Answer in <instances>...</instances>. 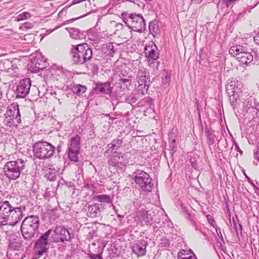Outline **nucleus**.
Segmentation results:
<instances>
[{"mask_svg":"<svg viewBox=\"0 0 259 259\" xmlns=\"http://www.w3.org/2000/svg\"><path fill=\"white\" fill-rule=\"evenodd\" d=\"M121 15L123 22L133 30L142 32L145 30V20L141 15L123 13Z\"/></svg>","mask_w":259,"mask_h":259,"instance_id":"obj_2","label":"nucleus"},{"mask_svg":"<svg viewBox=\"0 0 259 259\" xmlns=\"http://www.w3.org/2000/svg\"><path fill=\"white\" fill-rule=\"evenodd\" d=\"M61 147L62 146L60 144L58 145L57 149L58 153L60 152V151H61Z\"/></svg>","mask_w":259,"mask_h":259,"instance_id":"obj_57","label":"nucleus"},{"mask_svg":"<svg viewBox=\"0 0 259 259\" xmlns=\"http://www.w3.org/2000/svg\"><path fill=\"white\" fill-rule=\"evenodd\" d=\"M133 205L136 207H139L140 205V201L138 199H136L133 201Z\"/></svg>","mask_w":259,"mask_h":259,"instance_id":"obj_53","label":"nucleus"},{"mask_svg":"<svg viewBox=\"0 0 259 259\" xmlns=\"http://www.w3.org/2000/svg\"><path fill=\"white\" fill-rule=\"evenodd\" d=\"M31 16L30 13L28 12H25L18 16L17 21H22L30 18Z\"/></svg>","mask_w":259,"mask_h":259,"instance_id":"obj_40","label":"nucleus"},{"mask_svg":"<svg viewBox=\"0 0 259 259\" xmlns=\"http://www.w3.org/2000/svg\"><path fill=\"white\" fill-rule=\"evenodd\" d=\"M148 58L156 60L158 58V54L155 52L154 49H152L149 52Z\"/></svg>","mask_w":259,"mask_h":259,"instance_id":"obj_42","label":"nucleus"},{"mask_svg":"<svg viewBox=\"0 0 259 259\" xmlns=\"http://www.w3.org/2000/svg\"><path fill=\"white\" fill-rule=\"evenodd\" d=\"M190 162L191 163V165L193 168L194 169L197 168V164L196 163V160L194 158H191L190 159Z\"/></svg>","mask_w":259,"mask_h":259,"instance_id":"obj_48","label":"nucleus"},{"mask_svg":"<svg viewBox=\"0 0 259 259\" xmlns=\"http://www.w3.org/2000/svg\"><path fill=\"white\" fill-rule=\"evenodd\" d=\"M84 1V0H73V4H76Z\"/></svg>","mask_w":259,"mask_h":259,"instance_id":"obj_56","label":"nucleus"},{"mask_svg":"<svg viewBox=\"0 0 259 259\" xmlns=\"http://www.w3.org/2000/svg\"><path fill=\"white\" fill-rule=\"evenodd\" d=\"M159 245L161 247L168 248L170 245V242L168 239L163 238L161 239Z\"/></svg>","mask_w":259,"mask_h":259,"instance_id":"obj_41","label":"nucleus"},{"mask_svg":"<svg viewBox=\"0 0 259 259\" xmlns=\"http://www.w3.org/2000/svg\"><path fill=\"white\" fill-rule=\"evenodd\" d=\"M250 102V106L253 108L257 109L259 106V103H256V101L254 99L251 98L249 101V102Z\"/></svg>","mask_w":259,"mask_h":259,"instance_id":"obj_44","label":"nucleus"},{"mask_svg":"<svg viewBox=\"0 0 259 259\" xmlns=\"http://www.w3.org/2000/svg\"><path fill=\"white\" fill-rule=\"evenodd\" d=\"M79 150L68 149V155L70 160L72 161L77 162L78 161V155Z\"/></svg>","mask_w":259,"mask_h":259,"instance_id":"obj_33","label":"nucleus"},{"mask_svg":"<svg viewBox=\"0 0 259 259\" xmlns=\"http://www.w3.org/2000/svg\"><path fill=\"white\" fill-rule=\"evenodd\" d=\"M253 39L254 41L255 42V44H258L259 45V32L255 35Z\"/></svg>","mask_w":259,"mask_h":259,"instance_id":"obj_51","label":"nucleus"},{"mask_svg":"<svg viewBox=\"0 0 259 259\" xmlns=\"http://www.w3.org/2000/svg\"><path fill=\"white\" fill-rule=\"evenodd\" d=\"M12 209L10 214L9 225L14 226L22 219L23 212L20 207L13 206Z\"/></svg>","mask_w":259,"mask_h":259,"instance_id":"obj_17","label":"nucleus"},{"mask_svg":"<svg viewBox=\"0 0 259 259\" xmlns=\"http://www.w3.org/2000/svg\"><path fill=\"white\" fill-rule=\"evenodd\" d=\"M10 215L0 211V226L9 225Z\"/></svg>","mask_w":259,"mask_h":259,"instance_id":"obj_34","label":"nucleus"},{"mask_svg":"<svg viewBox=\"0 0 259 259\" xmlns=\"http://www.w3.org/2000/svg\"><path fill=\"white\" fill-rule=\"evenodd\" d=\"M71 182H66V184H65L66 186H68V187H70L71 186Z\"/></svg>","mask_w":259,"mask_h":259,"instance_id":"obj_62","label":"nucleus"},{"mask_svg":"<svg viewBox=\"0 0 259 259\" xmlns=\"http://www.w3.org/2000/svg\"><path fill=\"white\" fill-rule=\"evenodd\" d=\"M56 147L50 143L39 141L33 146L34 156L39 159H45L52 157L55 153Z\"/></svg>","mask_w":259,"mask_h":259,"instance_id":"obj_4","label":"nucleus"},{"mask_svg":"<svg viewBox=\"0 0 259 259\" xmlns=\"http://www.w3.org/2000/svg\"><path fill=\"white\" fill-rule=\"evenodd\" d=\"M9 247L14 250H19L21 247V244L17 242H12L10 244Z\"/></svg>","mask_w":259,"mask_h":259,"instance_id":"obj_43","label":"nucleus"},{"mask_svg":"<svg viewBox=\"0 0 259 259\" xmlns=\"http://www.w3.org/2000/svg\"><path fill=\"white\" fill-rule=\"evenodd\" d=\"M237 151L240 152L241 154H242V151L240 150V149L237 146Z\"/></svg>","mask_w":259,"mask_h":259,"instance_id":"obj_63","label":"nucleus"},{"mask_svg":"<svg viewBox=\"0 0 259 259\" xmlns=\"http://www.w3.org/2000/svg\"><path fill=\"white\" fill-rule=\"evenodd\" d=\"M66 182L65 181V180H64L63 179L61 178L58 182V185H65L66 184Z\"/></svg>","mask_w":259,"mask_h":259,"instance_id":"obj_54","label":"nucleus"},{"mask_svg":"<svg viewBox=\"0 0 259 259\" xmlns=\"http://www.w3.org/2000/svg\"><path fill=\"white\" fill-rule=\"evenodd\" d=\"M117 218H119V219L121 220V219H123V218L124 215H120V214H118L117 215Z\"/></svg>","mask_w":259,"mask_h":259,"instance_id":"obj_59","label":"nucleus"},{"mask_svg":"<svg viewBox=\"0 0 259 259\" xmlns=\"http://www.w3.org/2000/svg\"><path fill=\"white\" fill-rule=\"evenodd\" d=\"M203 0H192V1L196 4H199Z\"/></svg>","mask_w":259,"mask_h":259,"instance_id":"obj_58","label":"nucleus"},{"mask_svg":"<svg viewBox=\"0 0 259 259\" xmlns=\"http://www.w3.org/2000/svg\"><path fill=\"white\" fill-rule=\"evenodd\" d=\"M122 26V25L120 23L116 24V27L118 28L121 27Z\"/></svg>","mask_w":259,"mask_h":259,"instance_id":"obj_60","label":"nucleus"},{"mask_svg":"<svg viewBox=\"0 0 259 259\" xmlns=\"http://www.w3.org/2000/svg\"><path fill=\"white\" fill-rule=\"evenodd\" d=\"M149 29L151 33L156 32L158 30L157 22L156 21H153L149 22Z\"/></svg>","mask_w":259,"mask_h":259,"instance_id":"obj_39","label":"nucleus"},{"mask_svg":"<svg viewBox=\"0 0 259 259\" xmlns=\"http://www.w3.org/2000/svg\"><path fill=\"white\" fill-rule=\"evenodd\" d=\"M123 143V139L120 136L113 140L107 145V149L105 152L104 155L106 157L109 156L114 152H118L117 151L122 147Z\"/></svg>","mask_w":259,"mask_h":259,"instance_id":"obj_13","label":"nucleus"},{"mask_svg":"<svg viewBox=\"0 0 259 259\" xmlns=\"http://www.w3.org/2000/svg\"><path fill=\"white\" fill-rule=\"evenodd\" d=\"M108 160L109 167H113L117 170H123L128 163L129 154L127 153L114 152Z\"/></svg>","mask_w":259,"mask_h":259,"instance_id":"obj_8","label":"nucleus"},{"mask_svg":"<svg viewBox=\"0 0 259 259\" xmlns=\"http://www.w3.org/2000/svg\"><path fill=\"white\" fill-rule=\"evenodd\" d=\"M232 93V94L229 95V101L230 102V104L231 105V106L233 107V109H235V108L236 107L237 100H238V95L237 94H235L234 93V91H232L231 92ZM228 94H230V93H228Z\"/></svg>","mask_w":259,"mask_h":259,"instance_id":"obj_35","label":"nucleus"},{"mask_svg":"<svg viewBox=\"0 0 259 259\" xmlns=\"http://www.w3.org/2000/svg\"><path fill=\"white\" fill-rule=\"evenodd\" d=\"M56 170L54 168H49L46 174V177L51 181H55L57 179Z\"/></svg>","mask_w":259,"mask_h":259,"instance_id":"obj_32","label":"nucleus"},{"mask_svg":"<svg viewBox=\"0 0 259 259\" xmlns=\"http://www.w3.org/2000/svg\"><path fill=\"white\" fill-rule=\"evenodd\" d=\"M147 245V241L142 239L133 245L132 251L134 254L136 255L137 257L143 256L146 254V248Z\"/></svg>","mask_w":259,"mask_h":259,"instance_id":"obj_14","label":"nucleus"},{"mask_svg":"<svg viewBox=\"0 0 259 259\" xmlns=\"http://www.w3.org/2000/svg\"><path fill=\"white\" fill-rule=\"evenodd\" d=\"M206 136L207 138V143L209 145H212L214 142V139L212 133L209 130L206 132Z\"/></svg>","mask_w":259,"mask_h":259,"instance_id":"obj_38","label":"nucleus"},{"mask_svg":"<svg viewBox=\"0 0 259 259\" xmlns=\"http://www.w3.org/2000/svg\"><path fill=\"white\" fill-rule=\"evenodd\" d=\"M71 90L74 94L80 96L86 92L87 87L85 85L78 84L73 85Z\"/></svg>","mask_w":259,"mask_h":259,"instance_id":"obj_30","label":"nucleus"},{"mask_svg":"<svg viewBox=\"0 0 259 259\" xmlns=\"http://www.w3.org/2000/svg\"><path fill=\"white\" fill-rule=\"evenodd\" d=\"M94 199L101 203H111L112 200L111 197L108 195H98L94 197Z\"/></svg>","mask_w":259,"mask_h":259,"instance_id":"obj_31","label":"nucleus"},{"mask_svg":"<svg viewBox=\"0 0 259 259\" xmlns=\"http://www.w3.org/2000/svg\"><path fill=\"white\" fill-rule=\"evenodd\" d=\"M37 229L21 225V231L25 239L31 240L35 235Z\"/></svg>","mask_w":259,"mask_h":259,"instance_id":"obj_23","label":"nucleus"},{"mask_svg":"<svg viewBox=\"0 0 259 259\" xmlns=\"http://www.w3.org/2000/svg\"><path fill=\"white\" fill-rule=\"evenodd\" d=\"M78 18H76V19H70V20H68L66 21H65L64 23H63V25H66L67 24H68L69 23H71L72 22H73L74 21H75V20L77 19Z\"/></svg>","mask_w":259,"mask_h":259,"instance_id":"obj_55","label":"nucleus"},{"mask_svg":"<svg viewBox=\"0 0 259 259\" xmlns=\"http://www.w3.org/2000/svg\"><path fill=\"white\" fill-rule=\"evenodd\" d=\"M130 69L125 64L121 65L119 67V78L132 79L133 75L130 72Z\"/></svg>","mask_w":259,"mask_h":259,"instance_id":"obj_26","label":"nucleus"},{"mask_svg":"<svg viewBox=\"0 0 259 259\" xmlns=\"http://www.w3.org/2000/svg\"><path fill=\"white\" fill-rule=\"evenodd\" d=\"M25 168V161L21 159L9 161L4 165V172L6 177L11 180L17 179Z\"/></svg>","mask_w":259,"mask_h":259,"instance_id":"obj_3","label":"nucleus"},{"mask_svg":"<svg viewBox=\"0 0 259 259\" xmlns=\"http://www.w3.org/2000/svg\"><path fill=\"white\" fill-rule=\"evenodd\" d=\"M206 218H207V220L208 222V223L211 225H212V226H214V225H213V223H215V221L214 220H213L212 217L210 215V214H208L206 216Z\"/></svg>","mask_w":259,"mask_h":259,"instance_id":"obj_46","label":"nucleus"},{"mask_svg":"<svg viewBox=\"0 0 259 259\" xmlns=\"http://www.w3.org/2000/svg\"><path fill=\"white\" fill-rule=\"evenodd\" d=\"M70 54L72 62L73 64L77 65L83 64L91 60L93 56L92 50L86 44L73 47Z\"/></svg>","mask_w":259,"mask_h":259,"instance_id":"obj_1","label":"nucleus"},{"mask_svg":"<svg viewBox=\"0 0 259 259\" xmlns=\"http://www.w3.org/2000/svg\"><path fill=\"white\" fill-rule=\"evenodd\" d=\"M169 141L170 142V147L171 148L172 151H175L176 149V146L175 143L176 142V139L169 137Z\"/></svg>","mask_w":259,"mask_h":259,"instance_id":"obj_45","label":"nucleus"},{"mask_svg":"<svg viewBox=\"0 0 259 259\" xmlns=\"http://www.w3.org/2000/svg\"><path fill=\"white\" fill-rule=\"evenodd\" d=\"M186 253V251L184 250H180L178 253V259H182L184 256L183 255H185Z\"/></svg>","mask_w":259,"mask_h":259,"instance_id":"obj_47","label":"nucleus"},{"mask_svg":"<svg viewBox=\"0 0 259 259\" xmlns=\"http://www.w3.org/2000/svg\"><path fill=\"white\" fill-rule=\"evenodd\" d=\"M132 84V79L128 78H119L115 82V87L118 91L123 92L128 90L129 87Z\"/></svg>","mask_w":259,"mask_h":259,"instance_id":"obj_19","label":"nucleus"},{"mask_svg":"<svg viewBox=\"0 0 259 259\" xmlns=\"http://www.w3.org/2000/svg\"><path fill=\"white\" fill-rule=\"evenodd\" d=\"M237 0H227L226 1V6L227 8L229 7L234 2Z\"/></svg>","mask_w":259,"mask_h":259,"instance_id":"obj_52","label":"nucleus"},{"mask_svg":"<svg viewBox=\"0 0 259 259\" xmlns=\"http://www.w3.org/2000/svg\"><path fill=\"white\" fill-rule=\"evenodd\" d=\"M250 50L245 46L237 45L231 47L229 53L236 58L242 65H247L253 60V55L250 52Z\"/></svg>","mask_w":259,"mask_h":259,"instance_id":"obj_6","label":"nucleus"},{"mask_svg":"<svg viewBox=\"0 0 259 259\" xmlns=\"http://www.w3.org/2000/svg\"><path fill=\"white\" fill-rule=\"evenodd\" d=\"M4 116V124L5 126L17 128L18 124L21 122L18 104L14 103L8 107Z\"/></svg>","mask_w":259,"mask_h":259,"instance_id":"obj_5","label":"nucleus"},{"mask_svg":"<svg viewBox=\"0 0 259 259\" xmlns=\"http://www.w3.org/2000/svg\"><path fill=\"white\" fill-rule=\"evenodd\" d=\"M131 178L143 191H152V180L148 173L140 169H137L132 174Z\"/></svg>","mask_w":259,"mask_h":259,"instance_id":"obj_7","label":"nucleus"},{"mask_svg":"<svg viewBox=\"0 0 259 259\" xmlns=\"http://www.w3.org/2000/svg\"><path fill=\"white\" fill-rule=\"evenodd\" d=\"M31 87V80L29 78H25L21 80L16 90V98H25L29 93Z\"/></svg>","mask_w":259,"mask_h":259,"instance_id":"obj_11","label":"nucleus"},{"mask_svg":"<svg viewBox=\"0 0 259 259\" xmlns=\"http://www.w3.org/2000/svg\"><path fill=\"white\" fill-rule=\"evenodd\" d=\"M13 205L9 201H0V211L7 215L11 214Z\"/></svg>","mask_w":259,"mask_h":259,"instance_id":"obj_27","label":"nucleus"},{"mask_svg":"<svg viewBox=\"0 0 259 259\" xmlns=\"http://www.w3.org/2000/svg\"><path fill=\"white\" fill-rule=\"evenodd\" d=\"M182 209L183 212L187 216V217H189L190 216V214L189 212H188L187 209L183 206V205H182Z\"/></svg>","mask_w":259,"mask_h":259,"instance_id":"obj_50","label":"nucleus"},{"mask_svg":"<svg viewBox=\"0 0 259 259\" xmlns=\"http://www.w3.org/2000/svg\"><path fill=\"white\" fill-rule=\"evenodd\" d=\"M95 87L93 89V91L97 94L108 95L109 97H111L112 93L113 87H111L110 81H106V82H96Z\"/></svg>","mask_w":259,"mask_h":259,"instance_id":"obj_12","label":"nucleus"},{"mask_svg":"<svg viewBox=\"0 0 259 259\" xmlns=\"http://www.w3.org/2000/svg\"><path fill=\"white\" fill-rule=\"evenodd\" d=\"M93 185H90L89 184H87L85 186H84V188H90V187H92Z\"/></svg>","mask_w":259,"mask_h":259,"instance_id":"obj_61","label":"nucleus"},{"mask_svg":"<svg viewBox=\"0 0 259 259\" xmlns=\"http://www.w3.org/2000/svg\"><path fill=\"white\" fill-rule=\"evenodd\" d=\"M104 205L100 203H95L89 205L87 209V215L92 218L101 217V211L104 209Z\"/></svg>","mask_w":259,"mask_h":259,"instance_id":"obj_15","label":"nucleus"},{"mask_svg":"<svg viewBox=\"0 0 259 259\" xmlns=\"http://www.w3.org/2000/svg\"><path fill=\"white\" fill-rule=\"evenodd\" d=\"M80 137L76 135L74 137H72L70 140L68 144V149L80 150Z\"/></svg>","mask_w":259,"mask_h":259,"instance_id":"obj_25","label":"nucleus"},{"mask_svg":"<svg viewBox=\"0 0 259 259\" xmlns=\"http://www.w3.org/2000/svg\"><path fill=\"white\" fill-rule=\"evenodd\" d=\"M136 219L137 221L147 225L152 223V218L151 214H148V212L144 209L137 212Z\"/></svg>","mask_w":259,"mask_h":259,"instance_id":"obj_21","label":"nucleus"},{"mask_svg":"<svg viewBox=\"0 0 259 259\" xmlns=\"http://www.w3.org/2000/svg\"><path fill=\"white\" fill-rule=\"evenodd\" d=\"M54 232L57 235L60 236V241L64 242V241H70L73 238L71 236L70 232L64 227H57L54 230Z\"/></svg>","mask_w":259,"mask_h":259,"instance_id":"obj_18","label":"nucleus"},{"mask_svg":"<svg viewBox=\"0 0 259 259\" xmlns=\"http://www.w3.org/2000/svg\"><path fill=\"white\" fill-rule=\"evenodd\" d=\"M102 50L104 54L109 58L113 57L115 52L114 47L112 43L104 45Z\"/></svg>","mask_w":259,"mask_h":259,"instance_id":"obj_28","label":"nucleus"},{"mask_svg":"<svg viewBox=\"0 0 259 259\" xmlns=\"http://www.w3.org/2000/svg\"><path fill=\"white\" fill-rule=\"evenodd\" d=\"M137 81L139 84V90L141 91L142 94H144L145 90L148 91L149 87L148 82H150V75L149 70L145 68L138 69L136 77Z\"/></svg>","mask_w":259,"mask_h":259,"instance_id":"obj_10","label":"nucleus"},{"mask_svg":"<svg viewBox=\"0 0 259 259\" xmlns=\"http://www.w3.org/2000/svg\"><path fill=\"white\" fill-rule=\"evenodd\" d=\"M100 63V59L96 58H92L91 63L88 66V69L90 70L93 74H97L99 70L98 66Z\"/></svg>","mask_w":259,"mask_h":259,"instance_id":"obj_29","label":"nucleus"},{"mask_svg":"<svg viewBox=\"0 0 259 259\" xmlns=\"http://www.w3.org/2000/svg\"><path fill=\"white\" fill-rule=\"evenodd\" d=\"M103 251V247L100 245L96 248V249L91 251L89 250L87 253L88 257L91 259H103L102 253Z\"/></svg>","mask_w":259,"mask_h":259,"instance_id":"obj_24","label":"nucleus"},{"mask_svg":"<svg viewBox=\"0 0 259 259\" xmlns=\"http://www.w3.org/2000/svg\"><path fill=\"white\" fill-rule=\"evenodd\" d=\"M22 225L37 229L39 225V219L36 215L27 217L23 220Z\"/></svg>","mask_w":259,"mask_h":259,"instance_id":"obj_20","label":"nucleus"},{"mask_svg":"<svg viewBox=\"0 0 259 259\" xmlns=\"http://www.w3.org/2000/svg\"><path fill=\"white\" fill-rule=\"evenodd\" d=\"M224 259H226L225 258H224ZM226 259H232L231 257H230V256L228 254V256H227V258Z\"/></svg>","mask_w":259,"mask_h":259,"instance_id":"obj_64","label":"nucleus"},{"mask_svg":"<svg viewBox=\"0 0 259 259\" xmlns=\"http://www.w3.org/2000/svg\"><path fill=\"white\" fill-rule=\"evenodd\" d=\"M66 29L68 31L70 36L74 39H83L85 38V32L80 31V30L76 28L67 27Z\"/></svg>","mask_w":259,"mask_h":259,"instance_id":"obj_22","label":"nucleus"},{"mask_svg":"<svg viewBox=\"0 0 259 259\" xmlns=\"http://www.w3.org/2000/svg\"><path fill=\"white\" fill-rule=\"evenodd\" d=\"M138 98V94L136 93H132L130 95L126 97L125 100L127 103L132 104L135 103Z\"/></svg>","mask_w":259,"mask_h":259,"instance_id":"obj_36","label":"nucleus"},{"mask_svg":"<svg viewBox=\"0 0 259 259\" xmlns=\"http://www.w3.org/2000/svg\"><path fill=\"white\" fill-rule=\"evenodd\" d=\"M52 231L51 229L48 230L42 234L35 242L34 249L38 255H42L48 251L49 248V236Z\"/></svg>","mask_w":259,"mask_h":259,"instance_id":"obj_9","label":"nucleus"},{"mask_svg":"<svg viewBox=\"0 0 259 259\" xmlns=\"http://www.w3.org/2000/svg\"><path fill=\"white\" fill-rule=\"evenodd\" d=\"M233 227L238 236L239 234L242 235V226L240 224H238L235 221L233 220Z\"/></svg>","mask_w":259,"mask_h":259,"instance_id":"obj_37","label":"nucleus"},{"mask_svg":"<svg viewBox=\"0 0 259 259\" xmlns=\"http://www.w3.org/2000/svg\"><path fill=\"white\" fill-rule=\"evenodd\" d=\"M45 60L41 58V55H37L31 58V63L29 65L30 70L32 72H37L45 68Z\"/></svg>","mask_w":259,"mask_h":259,"instance_id":"obj_16","label":"nucleus"},{"mask_svg":"<svg viewBox=\"0 0 259 259\" xmlns=\"http://www.w3.org/2000/svg\"><path fill=\"white\" fill-rule=\"evenodd\" d=\"M23 27L27 29H31L33 27V24L29 22H26L23 24Z\"/></svg>","mask_w":259,"mask_h":259,"instance_id":"obj_49","label":"nucleus"}]
</instances>
